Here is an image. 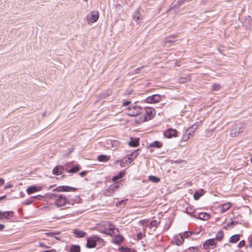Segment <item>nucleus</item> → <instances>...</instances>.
Instances as JSON below:
<instances>
[{
    "label": "nucleus",
    "instance_id": "obj_1",
    "mask_svg": "<svg viewBox=\"0 0 252 252\" xmlns=\"http://www.w3.org/2000/svg\"><path fill=\"white\" fill-rule=\"evenodd\" d=\"M77 189L67 186H59L53 189V193L46 194L47 197L54 200L55 204L57 207L64 206L69 203L68 198L63 194L60 193L61 191H75Z\"/></svg>",
    "mask_w": 252,
    "mask_h": 252
},
{
    "label": "nucleus",
    "instance_id": "obj_47",
    "mask_svg": "<svg viewBox=\"0 0 252 252\" xmlns=\"http://www.w3.org/2000/svg\"><path fill=\"white\" fill-rule=\"evenodd\" d=\"M143 234L141 232L138 233L137 234V239H138V240L142 239L143 238Z\"/></svg>",
    "mask_w": 252,
    "mask_h": 252
},
{
    "label": "nucleus",
    "instance_id": "obj_5",
    "mask_svg": "<svg viewBox=\"0 0 252 252\" xmlns=\"http://www.w3.org/2000/svg\"><path fill=\"white\" fill-rule=\"evenodd\" d=\"M144 121H147L153 119L156 114V111L152 108H146L144 109Z\"/></svg>",
    "mask_w": 252,
    "mask_h": 252
},
{
    "label": "nucleus",
    "instance_id": "obj_22",
    "mask_svg": "<svg viewBox=\"0 0 252 252\" xmlns=\"http://www.w3.org/2000/svg\"><path fill=\"white\" fill-rule=\"evenodd\" d=\"M204 192V191L203 189H200L196 191L193 195L194 199L196 200L199 199V198L203 195Z\"/></svg>",
    "mask_w": 252,
    "mask_h": 252
},
{
    "label": "nucleus",
    "instance_id": "obj_10",
    "mask_svg": "<svg viewBox=\"0 0 252 252\" xmlns=\"http://www.w3.org/2000/svg\"><path fill=\"white\" fill-rule=\"evenodd\" d=\"M161 100V96L159 94H154L148 96L146 98V102L150 103H157Z\"/></svg>",
    "mask_w": 252,
    "mask_h": 252
},
{
    "label": "nucleus",
    "instance_id": "obj_6",
    "mask_svg": "<svg viewBox=\"0 0 252 252\" xmlns=\"http://www.w3.org/2000/svg\"><path fill=\"white\" fill-rule=\"evenodd\" d=\"M99 18V13L96 11L91 12L87 16L89 24L93 23L97 21Z\"/></svg>",
    "mask_w": 252,
    "mask_h": 252
},
{
    "label": "nucleus",
    "instance_id": "obj_60",
    "mask_svg": "<svg viewBox=\"0 0 252 252\" xmlns=\"http://www.w3.org/2000/svg\"><path fill=\"white\" fill-rule=\"evenodd\" d=\"M39 196H32L31 198H37Z\"/></svg>",
    "mask_w": 252,
    "mask_h": 252
},
{
    "label": "nucleus",
    "instance_id": "obj_61",
    "mask_svg": "<svg viewBox=\"0 0 252 252\" xmlns=\"http://www.w3.org/2000/svg\"><path fill=\"white\" fill-rule=\"evenodd\" d=\"M169 225H168L166 227V229H169Z\"/></svg>",
    "mask_w": 252,
    "mask_h": 252
},
{
    "label": "nucleus",
    "instance_id": "obj_13",
    "mask_svg": "<svg viewBox=\"0 0 252 252\" xmlns=\"http://www.w3.org/2000/svg\"><path fill=\"white\" fill-rule=\"evenodd\" d=\"M132 17L137 23H140L142 19V16L139 13V9H137L133 14Z\"/></svg>",
    "mask_w": 252,
    "mask_h": 252
},
{
    "label": "nucleus",
    "instance_id": "obj_18",
    "mask_svg": "<svg viewBox=\"0 0 252 252\" xmlns=\"http://www.w3.org/2000/svg\"><path fill=\"white\" fill-rule=\"evenodd\" d=\"M39 190V189L35 186H31L27 189V192L29 194H32Z\"/></svg>",
    "mask_w": 252,
    "mask_h": 252
},
{
    "label": "nucleus",
    "instance_id": "obj_33",
    "mask_svg": "<svg viewBox=\"0 0 252 252\" xmlns=\"http://www.w3.org/2000/svg\"><path fill=\"white\" fill-rule=\"evenodd\" d=\"M113 192L112 190H110V188L109 187L107 189H105L104 191V195L106 196H111L113 194Z\"/></svg>",
    "mask_w": 252,
    "mask_h": 252
},
{
    "label": "nucleus",
    "instance_id": "obj_27",
    "mask_svg": "<svg viewBox=\"0 0 252 252\" xmlns=\"http://www.w3.org/2000/svg\"><path fill=\"white\" fill-rule=\"evenodd\" d=\"M224 234L222 231H219L216 234V238H215L216 241H220L223 238Z\"/></svg>",
    "mask_w": 252,
    "mask_h": 252
},
{
    "label": "nucleus",
    "instance_id": "obj_55",
    "mask_svg": "<svg viewBox=\"0 0 252 252\" xmlns=\"http://www.w3.org/2000/svg\"><path fill=\"white\" fill-rule=\"evenodd\" d=\"M4 225L2 224H0V230H2L4 228Z\"/></svg>",
    "mask_w": 252,
    "mask_h": 252
},
{
    "label": "nucleus",
    "instance_id": "obj_63",
    "mask_svg": "<svg viewBox=\"0 0 252 252\" xmlns=\"http://www.w3.org/2000/svg\"><path fill=\"white\" fill-rule=\"evenodd\" d=\"M250 245H251V246H252V244H250Z\"/></svg>",
    "mask_w": 252,
    "mask_h": 252
},
{
    "label": "nucleus",
    "instance_id": "obj_49",
    "mask_svg": "<svg viewBox=\"0 0 252 252\" xmlns=\"http://www.w3.org/2000/svg\"><path fill=\"white\" fill-rule=\"evenodd\" d=\"M87 173V171H83L79 173V175L81 177H84Z\"/></svg>",
    "mask_w": 252,
    "mask_h": 252
},
{
    "label": "nucleus",
    "instance_id": "obj_42",
    "mask_svg": "<svg viewBox=\"0 0 252 252\" xmlns=\"http://www.w3.org/2000/svg\"><path fill=\"white\" fill-rule=\"evenodd\" d=\"M189 137L190 136L189 135L187 134L186 132H185L182 137V140L184 141H187L189 138Z\"/></svg>",
    "mask_w": 252,
    "mask_h": 252
},
{
    "label": "nucleus",
    "instance_id": "obj_59",
    "mask_svg": "<svg viewBox=\"0 0 252 252\" xmlns=\"http://www.w3.org/2000/svg\"><path fill=\"white\" fill-rule=\"evenodd\" d=\"M0 219L2 220V212L1 211H0Z\"/></svg>",
    "mask_w": 252,
    "mask_h": 252
},
{
    "label": "nucleus",
    "instance_id": "obj_46",
    "mask_svg": "<svg viewBox=\"0 0 252 252\" xmlns=\"http://www.w3.org/2000/svg\"><path fill=\"white\" fill-rule=\"evenodd\" d=\"M245 245V241L244 240L241 241L239 244H238V247L239 248L243 247Z\"/></svg>",
    "mask_w": 252,
    "mask_h": 252
},
{
    "label": "nucleus",
    "instance_id": "obj_53",
    "mask_svg": "<svg viewBox=\"0 0 252 252\" xmlns=\"http://www.w3.org/2000/svg\"><path fill=\"white\" fill-rule=\"evenodd\" d=\"M118 141H115H115H113V142H112V146H114V145H115V146H117V144H118Z\"/></svg>",
    "mask_w": 252,
    "mask_h": 252
},
{
    "label": "nucleus",
    "instance_id": "obj_34",
    "mask_svg": "<svg viewBox=\"0 0 252 252\" xmlns=\"http://www.w3.org/2000/svg\"><path fill=\"white\" fill-rule=\"evenodd\" d=\"M149 179L150 181L154 183H158L160 181L159 178L154 176H150Z\"/></svg>",
    "mask_w": 252,
    "mask_h": 252
},
{
    "label": "nucleus",
    "instance_id": "obj_62",
    "mask_svg": "<svg viewBox=\"0 0 252 252\" xmlns=\"http://www.w3.org/2000/svg\"><path fill=\"white\" fill-rule=\"evenodd\" d=\"M84 1L87 2L88 1V0H83Z\"/></svg>",
    "mask_w": 252,
    "mask_h": 252
},
{
    "label": "nucleus",
    "instance_id": "obj_28",
    "mask_svg": "<svg viewBox=\"0 0 252 252\" xmlns=\"http://www.w3.org/2000/svg\"><path fill=\"white\" fill-rule=\"evenodd\" d=\"M240 240V235L235 234L230 238L229 242L231 243H235Z\"/></svg>",
    "mask_w": 252,
    "mask_h": 252
},
{
    "label": "nucleus",
    "instance_id": "obj_35",
    "mask_svg": "<svg viewBox=\"0 0 252 252\" xmlns=\"http://www.w3.org/2000/svg\"><path fill=\"white\" fill-rule=\"evenodd\" d=\"M220 85L219 84H215L212 85V90L213 91H219L220 89Z\"/></svg>",
    "mask_w": 252,
    "mask_h": 252
},
{
    "label": "nucleus",
    "instance_id": "obj_45",
    "mask_svg": "<svg viewBox=\"0 0 252 252\" xmlns=\"http://www.w3.org/2000/svg\"><path fill=\"white\" fill-rule=\"evenodd\" d=\"M126 164H127L128 162H126L125 161V158H124L121 161L120 165L121 167H125L126 166Z\"/></svg>",
    "mask_w": 252,
    "mask_h": 252
},
{
    "label": "nucleus",
    "instance_id": "obj_54",
    "mask_svg": "<svg viewBox=\"0 0 252 252\" xmlns=\"http://www.w3.org/2000/svg\"><path fill=\"white\" fill-rule=\"evenodd\" d=\"M32 202V201H26L23 202V204H25V205H29V204H31Z\"/></svg>",
    "mask_w": 252,
    "mask_h": 252
},
{
    "label": "nucleus",
    "instance_id": "obj_14",
    "mask_svg": "<svg viewBox=\"0 0 252 252\" xmlns=\"http://www.w3.org/2000/svg\"><path fill=\"white\" fill-rule=\"evenodd\" d=\"M231 206V204L229 202L225 203L222 204L220 207L221 213H224L227 211Z\"/></svg>",
    "mask_w": 252,
    "mask_h": 252
},
{
    "label": "nucleus",
    "instance_id": "obj_36",
    "mask_svg": "<svg viewBox=\"0 0 252 252\" xmlns=\"http://www.w3.org/2000/svg\"><path fill=\"white\" fill-rule=\"evenodd\" d=\"M194 132L195 131L190 127H189L185 131L187 134L189 135V136L192 135Z\"/></svg>",
    "mask_w": 252,
    "mask_h": 252
},
{
    "label": "nucleus",
    "instance_id": "obj_56",
    "mask_svg": "<svg viewBox=\"0 0 252 252\" xmlns=\"http://www.w3.org/2000/svg\"><path fill=\"white\" fill-rule=\"evenodd\" d=\"M12 186L11 184H9V185H7V186H6L5 187V189H8V188H10L12 187Z\"/></svg>",
    "mask_w": 252,
    "mask_h": 252
},
{
    "label": "nucleus",
    "instance_id": "obj_58",
    "mask_svg": "<svg viewBox=\"0 0 252 252\" xmlns=\"http://www.w3.org/2000/svg\"><path fill=\"white\" fill-rule=\"evenodd\" d=\"M5 197H6V195H3L2 196L0 197V201L2 199L5 198Z\"/></svg>",
    "mask_w": 252,
    "mask_h": 252
},
{
    "label": "nucleus",
    "instance_id": "obj_26",
    "mask_svg": "<svg viewBox=\"0 0 252 252\" xmlns=\"http://www.w3.org/2000/svg\"><path fill=\"white\" fill-rule=\"evenodd\" d=\"M114 228H109V229H105L104 230H100V231L104 234L108 235H112L114 232Z\"/></svg>",
    "mask_w": 252,
    "mask_h": 252
},
{
    "label": "nucleus",
    "instance_id": "obj_29",
    "mask_svg": "<svg viewBox=\"0 0 252 252\" xmlns=\"http://www.w3.org/2000/svg\"><path fill=\"white\" fill-rule=\"evenodd\" d=\"M70 252H80V247L79 245H72L70 248Z\"/></svg>",
    "mask_w": 252,
    "mask_h": 252
},
{
    "label": "nucleus",
    "instance_id": "obj_40",
    "mask_svg": "<svg viewBox=\"0 0 252 252\" xmlns=\"http://www.w3.org/2000/svg\"><path fill=\"white\" fill-rule=\"evenodd\" d=\"M134 159L130 156V155H129L128 157L127 158H125V161L126 162H128V163H130Z\"/></svg>",
    "mask_w": 252,
    "mask_h": 252
},
{
    "label": "nucleus",
    "instance_id": "obj_31",
    "mask_svg": "<svg viewBox=\"0 0 252 252\" xmlns=\"http://www.w3.org/2000/svg\"><path fill=\"white\" fill-rule=\"evenodd\" d=\"M186 213L191 217L197 218V215L194 214V210L191 207H188L186 209Z\"/></svg>",
    "mask_w": 252,
    "mask_h": 252
},
{
    "label": "nucleus",
    "instance_id": "obj_44",
    "mask_svg": "<svg viewBox=\"0 0 252 252\" xmlns=\"http://www.w3.org/2000/svg\"><path fill=\"white\" fill-rule=\"evenodd\" d=\"M192 233H193L191 231H186L184 232V236L186 238H188L191 235Z\"/></svg>",
    "mask_w": 252,
    "mask_h": 252
},
{
    "label": "nucleus",
    "instance_id": "obj_50",
    "mask_svg": "<svg viewBox=\"0 0 252 252\" xmlns=\"http://www.w3.org/2000/svg\"><path fill=\"white\" fill-rule=\"evenodd\" d=\"M39 246L42 248H48L49 247L47 246H46L44 243H40L39 244Z\"/></svg>",
    "mask_w": 252,
    "mask_h": 252
},
{
    "label": "nucleus",
    "instance_id": "obj_15",
    "mask_svg": "<svg viewBox=\"0 0 252 252\" xmlns=\"http://www.w3.org/2000/svg\"><path fill=\"white\" fill-rule=\"evenodd\" d=\"M210 215L205 213L201 212L198 214L197 218L202 220H207L210 218Z\"/></svg>",
    "mask_w": 252,
    "mask_h": 252
},
{
    "label": "nucleus",
    "instance_id": "obj_43",
    "mask_svg": "<svg viewBox=\"0 0 252 252\" xmlns=\"http://www.w3.org/2000/svg\"><path fill=\"white\" fill-rule=\"evenodd\" d=\"M110 93H111L110 91H108V92H107V93H104L101 94H100L101 98H105V97H107L108 96L110 95L111 94Z\"/></svg>",
    "mask_w": 252,
    "mask_h": 252
},
{
    "label": "nucleus",
    "instance_id": "obj_25",
    "mask_svg": "<svg viewBox=\"0 0 252 252\" xmlns=\"http://www.w3.org/2000/svg\"><path fill=\"white\" fill-rule=\"evenodd\" d=\"M120 182H116L113 184H112L109 188H110V190H112L113 193L115 192L119 188H120Z\"/></svg>",
    "mask_w": 252,
    "mask_h": 252
},
{
    "label": "nucleus",
    "instance_id": "obj_39",
    "mask_svg": "<svg viewBox=\"0 0 252 252\" xmlns=\"http://www.w3.org/2000/svg\"><path fill=\"white\" fill-rule=\"evenodd\" d=\"M127 199L126 200H122L118 203H117L116 205L117 206H124L126 204V201Z\"/></svg>",
    "mask_w": 252,
    "mask_h": 252
},
{
    "label": "nucleus",
    "instance_id": "obj_7",
    "mask_svg": "<svg viewBox=\"0 0 252 252\" xmlns=\"http://www.w3.org/2000/svg\"><path fill=\"white\" fill-rule=\"evenodd\" d=\"M217 244V243L215 238L210 239L205 241L203 245V247L205 250H209L210 249V247L212 246L213 247L212 249H213L214 248H216Z\"/></svg>",
    "mask_w": 252,
    "mask_h": 252
},
{
    "label": "nucleus",
    "instance_id": "obj_52",
    "mask_svg": "<svg viewBox=\"0 0 252 252\" xmlns=\"http://www.w3.org/2000/svg\"><path fill=\"white\" fill-rule=\"evenodd\" d=\"M4 183V180L2 178H0V187L2 186Z\"/></svg>",
    "mask_w": 252,
    "mask_h": 252
},
{
    "label": "nucleus",
    "instance_id": "obj_19",
    "mask_svg": "<svg viewBox=\"0 0 252 252\" xmlns=\"http://www.w3.org/2000/svg\"><path fill=\"white\" fill-rule=\"evenodd\" d=\"M128 145L131 147H137L139 145V139L131 138Z\"/></svg>",
    "mask_w": 252,
    "mask_h": 252
},
{
    "label": "nucleus",
    "instance_id": "obj_21",
    "mask_svg": "<svg viewBox=\"0 0 252 252\" xmlns=\"http://www.w3.org/2000/svg\"><path fill=\"white\" fill-rule=\"evenodd\" d=\"M125 175V172L124 171H120L118 174L113 177L112 180L113 182H116L119 179L122 178Z\"/></svg>",
    "mask_w": 252,
    "mask_h": 252
},
{
    "label": "nucleus",
    "instance_id": "obj_17",
    "mask_svg": "<svg viewBox=\"0 0 252 252\" xmlns=\"http://www.w3.org/2000/svg\"><path fill=\"white\" fill-rule=\"evenodd\" d=\"M68 166L66 167V172L68 173H75L79 171L80 169V166L79 165H75L71 167L70 169H67Z\"/></svg>",
    "mask_w": 252,
    "mask_h": 252
},
{
    "label": "nucleus",
    "instance_id": "obj_37",
    "mask_svg": "<svg viewBox=\"0 0 252 252\" xmlns=\"http://www.w3.org/2000/svg\"><path fill=\"white\" fill-rule=\"evenodd\" d=\"M139 151V149H137L136 151H134L130 154V156H131L133 158L135 159L139 154V153L138 151Z\"/></svg>",
    "mask_w": 252,
    "mask_h": 252
},
{
    "label": "nucleus",
    "instance_id": "obj_48",
    "mask_svg": "<svg viewBox=\"0 0 252 252\" xmlns=\"http://www.w3.org/2000/svg\"><path fill=\"white\" fill-rule=\"evenodd\" d=\"M143 66H141V67L137 68L135 70V73H136V74L139 73L140 72V70L143 69Z\"/></svg>",
    "mask_w": 252,
    "mask_h": 252
},
{
    "label": "nucleus",
    "instance_id": "obj_20",
    "mask_svg": "<svg viewBox=\"0 0 252 252\" xmlns=\"http://www.w3.org/2000/svg\"><path fill=\"white\" fill-rule=\"evenodd\" d=\"M162 146V143L158 141H155L149 144L148 146L149 148L155 147L157 148H160Z\"/></svg>",
    "mask_w": 252,
    "mask_h": 252
},
{
    "label": "nucleus",
    "instance_id": "obj_16",
    "mask_svg": "<svg viewBox=\"0 0 252 252\" xmlns=\"http://www.w3.org/2000/svg\"><path fill=\"white\" fill-rule=\"evenodd\" d=\"M124 239V237L121 235H117L113 238L112 242L114 244H119L123 242Z\"/></svg>",
    "mask_w": 252,
    "mask_h": 252
},
{
    "label": "nucleus",
    "instance_id": "obj_8",
    "mask_svg": "<svg viewBox=\"0 0 252 252\" xmlns=\"http://www.w3.org/2000/svg\"><path fill=\"white\" fill-rule=\"evenodd\" d=\"M70 163H68L64 165H57L53 169V173L55 175H60L62 174L63 170L66 171V167L68 166Z\"/></svg>",
    "mask_w": 252,
    "mask_h": 252
},
{
    "label": "nucleus",
    "instance_id": "obj_30",
    "mask_svg": "<svg viewBox=\"0 0 252 252\" xmlns=\"http://www.w3.org/2000/svg\"><path fill=\"white\" fill-rule=\"evenodd\" d=\"M175 36H170L167 37L165 38V45L167 43H170L174 42H175Z\"/></svg>",
    "mask_w": 252,
    "mask_h": 252
},
{
    "label": "nucleus",
    "instance_id": "obj_23",
    "mask_svg": "<svg viewBox=\"0 0 252 252\" xmlns=\"http://www.w3.org/2000/svg\"><path fill=\"white\" fill-rule=\"evenodd\" d=\"M13 214L14 213L12 211L2 212V219H9L11 217L13 216Z\"/></svg>",
    "mask_w": 252,
    "mask_h": 252
},
{
    "label": "nucleus",
    "instance_id": "obj_38",
    "mask_svg": "<svg viewBox=\"0 0 252 252\" xmlns=\"http://www.w3.org/2000/svg\"><path fill=\"white\" fill-rule=\"evenodd\" d=\"M60 234V232H48L46 233L47 235L49 236H53L55 237L56 239H59V238L55 236L56 235Z\"/></svg>",
    "mask_w": 252,
    "mask_h": 252
},
{
    "label": "nucleus",
    "instance_id": "obj_3",
    "mask_svg": "<svg viewBox=\"0 0 252 252\" xmlns=\"http://www.w3.org/2000/svg\"><path fill=\"white\" fill-rule=\"evenodd\" d=\"M244 125L243 124H235L230 131V135L232 137L238 136L244 130Z\"/></svg>",
    "mask_w": 252,
    "mask_h": 252
},
{
    "label": "nucleus",
    "instance_id": "obj_11",
    "mask_svg": "<svg viewBox=\"0 0 252 252\" xmlns=\"http://www.w3.org/2000/svg\"><path fill=\"white\" fill-rule=\"evenodd\" d=\"M174 240L175 244L178 246L181 245L184 242V237L181 234L175 236L174 237Z\"/></svg>",
    "mask_w": 252,
    "mask_h": 252
},
{
    "label": "nucleus",
    "instance_id": "obj_51",
    "mask_svg": "<svg viewBox=\"0 0 252 252\" xmlns=\"http://www.w3.org/2000/svg\"><path fill=\"white\" fill-rule=\"evenodd\" d=\"M131 103L130 101H125L123 102V106H127L130 103Z\"/></svg>",
    "mask_w": 252,
    "mask_h": 252
},
{
    "label": "nucleus",
    "instance_id": "obj_57",
    "mask_svg": "<svg viewBox=\"0 0 252 252\" xmlns=\"http://www.w3.org/2000/svg\"><path fill=\"white\" fill-rule=\"evenodd\" d=\"M20 196V197H23L24 196V193L23 192H21Z\"/></svg>",
    "mask_w": 252,
    "mask_h": 252
},
{
    "label": "nucleus",
    "instance_id": "obj_4",
    "mask_svg": "<svg viewBox=\"0 0 252 252\" xmlns=\"http://www.w3.org/2000/svg\"><path fill=\"white\" fill-rule=\"evenodd\" d=\"M143 109L139 106H133L130 107L127 111V115L129 116H136L143 112Z\"/></svg>",
    "mask_w": 252,
    "mask_h": 252
},
{
    "label": "nucleus",
    "instance_id": "obj_32",
    "mask_svg": "<svg viewBox=\"0 0 252 252\" xmlns=\"http://www.w3.org/2000/svg\"><path fill=\"white\" fill-rule=\"evenodd\" d=\"M159 221H158L157 220H152L150 224L149 227L151 228L152 227L155 226L156 228H157L159 225Z\"/></svg>",
    "mask_w": 252,
    "mask_h": 252
},
{
    "label": "nucleus",
    "instance_id": "obj_9",
    "mask_svg": "<svg viewBox=\"0 0 252 252\" xmlns=\"http://www.w3.org/2000/svg\"><path fill=\"white\" fill-rule=\"evenodd\" d=\"M177 133L178 132L175 129L169 128L164 132V135L165 137L171 138L173 137H177Z\"/></svg>",
    "mask_w": 252,
    "mask_h": 252
},
{
    "label": "nucleus",
    "instance_id": "obj_24",
    "mask_svg": "<svg viewBox=\"0 0 252 252\" xmlns=\"http://www.w3.org/2000/svg\"><path fill=\"white\" fill-rule=\"evenodd\" d=\"M110 158L107 155H101L98 156L97 159L100 162H106L110 159Z\"/></svg>",
    "mask_w": 252,
    "mask_h": 252
},
{
    "label": "nucleus",
    "instance_id": "obj_41",
    "mask_svg": "<svg viewBox=\"0 0 252 252\" xmlns=\"http://www.w3.org/2000/svg\"><path fill=\"white\" fill-rule=\"evenodd\" d=\"M200 123L201 122L195 123L191 126H190V127H191L192 129H193L194 131H195L196 130V129L197 128V127L199 126Z\"/></svg>",
    "mask_w": 252,
    "mask_h": 252
},
{
    "label": "nucleus",
    "instance_id": "obj_12",
    "mask_svg": "<svg viewBox=\"0 0 252 252\" xmlns=\"http://www.w3.org/2000/svg\"><path fill=\"white\" fill-rule=\"evenodd\" d=\"M73 233L77 238L84 237L87 234V233L85 232L78 229H74L73 231Z\"/></svg>",
    "mask_w": 252,
    "mask_h": 252
},
{
    "label": "nucleus",
    "instance_id": "obj_2",
    "mask_svg": "<svg viewBox=\"0 0 252 252\" xmlns=\"http://www.w3.org/2000/svg\"><path fill=\"white\" fill-rule=\"evenodd\" d=\"M97 243L99 246H102L104 245V241L97 235H94L87 238L86 247L88 248H94L95 247Z\"/></svg>",
    "mask_w": 252,
    "mask_h": 252
}]
</instances>
